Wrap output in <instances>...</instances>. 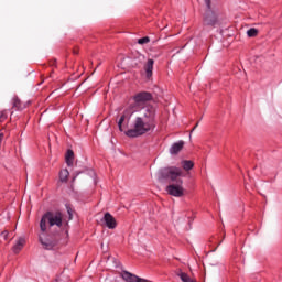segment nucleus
<instances>
[{"mask_svg":"<svg viewBox=\"0 0 282 282\" xmlns=\"http://www.w3.org/2000/svg\"><path fill=\"white\" fill-rule=\"evenodd\" d=\"M184 171L177 166L162 167L158 172V182H176L167 185L165 191L172 197H184Z\"/></svg>","mask_w":282,"mask_h":282,"instance_id":"obj_1","label":"nucleus"},{"mask_svg":"<svg viewBox=\"0 0 282 282\" xmlns=\"http://www.w3.org/2000/svg\"><path fill=\"white\" fill-rule=\"evenodd\" d=\"M155 127L156 124L137 117L132 123V128L126 131V135L128 138H140V135H144V133H149V131H154Z\"/></svg>","mask_w":282,"mask_h":282,"instance_id":"obj_2","label":"nucleus"},{"mask_svg":"<svg viewBox=\"0 0 282 282\" xmlns=\"http://www.w3.org/2000/svg\"><path fill=\"white\" fill-rule=\"evenodd\" d=\"M47 224L50 228L54 226L61 228L63 226V214L61 212H46L40 220L41 232H47Z\"/></svg>","mask_w":282,"mask_h":282,"instance_id":"obj_3","label":"nucleus"},{"mask_svg":"<svg viewBox=\"0 0 282 282\" xmlns=\"http://www.w3.org/2000/svg\"><path fill=\"white\" fill-rule=\"evenodd\" d=\"M224 20L221 19V13L216 9H208L203 15V24L209 28H215V25H221Z\"/></svg>","mask_w":282,"mask_h":282,"instance_id":"obj_4","label":"nucleus"},{"mask_svg":"<svg viewBox=\"0 0 282 282\" xmlns=\"http://www.w3.org/2000/svg\"><path fill=\"white\" fill-rule=\"evenodd\" d=\"M140 116L139 118H142L147 122H150L151 124H156L155 118L158 116V110L155 107L148 105L142 107L140 110H138Z\"/></svg>","mask_w":282,"mask_h":282,"instance_id":"obj_5","label":"nucleus"},{"mask_svg":"<svg viewBox=\"0 0 282 282\" xmlns=\"http://www.w3.org/2000/svg\"><path fill=\"white\" fill-rule=\"evenodd\" d=\"M133 100H134V104H130V105H132V107H134V109H138V105H141L142 102H149L150 100H153V94H151L149 91L138 93L133 97Z\"/></svg>","mask_w":282,"mask_h":282,"instance_id":"obj_6","label":"nucleus"},{"mask_svg":"<svg viewBox=\"0 0 282 282\" xmlns=\"http://www.w3.org/2000/svg\"><path fill=\"white\" fill-rule=\"evenodd\" d=\"M135 111H138V109H135V107L133 105H130L123 112V115L120 117L119 121H118V127H119V131H124L122 129V124L124 123V120H127L128 118V122L129 120H131V116H133V113H135Z\"/></svg>","mask_w":282,"mask_h":282,"instance_id":"obj_7","label":"nucleus"},{"mask_svg":"<svg viewBox=\"0 0 282 282\" xmlns=\"http://www.w3.org/2000/svg\"><path fill=\"white\" fill-rule=\"evenodd\" d=\"M39 241L45 250H53L54 246H56V241L52 240L50 237H46L45 232L43 231L39 235Z\"/></svg>","mask_w":282,"mask_h":282,"instance_id":"obj_8","label":"nucleus"},{"mask_svg":"<svg viewBox=\"0 0 282 282\" xmlns=\"http://www.w3.org/2000/svg\"><path fill=\"white\" fill-rule=\"evenodd\" d=\"M102 224H105L106 228H109V230H113L118 224L116 223V218L109 213H106L101 219Z\"/></svg>","mask_w":282,"mask_h":282,"instance_id":"obj_9","label":"nucleus"},{"mask_svg":"<svg viewBox=\"0 0 282 282\" xmlns=\"http://www.w3.org/2000/svg\"><path fill=\"white\" fill-rule=\"evenodd\" d=\"M121 278L123 279V281H127V282H149L147 279H142L129 271H123L121 273Z\"/></svg>","mask_w":282,"mask_h":282,"instance_id":"obj_10","label":"nucleus"},{"mask_svg":"<svg viewBox=\"0 0 282 282\" xmlns=\"http://www.w3.org/2000/svg\"><path fill=\"white\" fill-rule=\"evenodd\" d=\"M153 65H155V61L150 58L143 66L147 80H151V78H153Z\"/></svg>","mask_w":282,"mask_h":282,"instance_id":"obj_11","label":"nucleus"},{"mask_svg":"<svg viewBox=\"0 0 282 282\" xmlns=\"http://www.w3.org/2000/svg\"><path fill=\"white\" fill-rule=\"evenodd\" d=\"M182 149H184V141L175 142L171 145L170 153L171 155H177Z\"/></svg>","mask_w":282,"mask_h":282,"instance_id":"obj_12","label":"nucleus"},{"mask_svg":"<svg viewBox=\"0 0 282 282\" xmlns=\"http://www.w3.org/2000/svg\"><path fill=\"white\" fill-rule=\"evenodd\" d=\"M23 246H25V238L19 237L15 241V245L12 248L14 254H19L20 250H23Z\"/></svg>","mask_w":282,"mask_h":282,"instance_id":"obj_13","label":"nucleus"},{"mask_svg":"<svg viewBox=\"0 0 282 282\" xmlns=\"http://www.w3.org/2000/svg\"><path fill=\"white\" fill-rule=\"evenodd\" d=\"M176 276H178L182 282H197V281L193 280L189 274L182 271V269L176 270Z\"/></svg>","mask_w":282,"mask_h":282,"instance_id":"obj_14","label":"nucleus"},{"mask_svg":"<svg viewBox=\"0 0 282 282\" xmlns=\"http://www.w3.org/2000/svg\"><path fill=\"white\" fill-rule=\"evenodd\" d=\"M181 166L184 171H191L193 166H195V163H193L191 160H183L181 162Z\"/></svg>","mask_w":282,"mask_h":282,"instance_id":"obj_15","label":"nucleus"},{"mask_svg":"<svg viewBox=\"0 0 282 282\" xmlns=\"http://www.w3.org/2000/svg\"><path fill=\"white\" fill-rule=\"evenodd\" d=\"M66 164L67 166L74 165V151L67 150L66 152Z\"/></svg>","mask_w":282,"mask_h":282,"instance_id":"obj_16","label":"nucleus"},{"mask_svg":"<svg viewBox=\"0 0 282 282\" xmlns=\"http://www.w3.org/2000/svg\"><path fill=\"white\" fill-rule=\"evenodd\" d=\"M68 177H69V171L67 169L62 170L59 172V180H61V182H67Z\"/></svg>","mask_w":282,"mask_h":282,"instance_id":"obj_17","label":"nucleus"},{"mask_svg":"<svg viewBox=\"0 0 282 282\" xmlns=\"http://www.w3.org/2000/svg\"><path fill=\"white\" fill-rule=\"evenodd\" d=\"M13 109H15V111L23 109V107H21V100L17 97L13 98Z\"/></svg>","mask_w":282,"mask_h":282,"instance_id":"obj_18","label":"nucleus"},{"mask_svg":"<svg viewBox=\"0 0 282 282\" xmlns=\"http://www.w3.org/2000/svg\"><path fill=\"white\" fill-rule=\"evenodd\" d=\"M257 34H259V30L251 28L247 31V36H249V39H254V36H257Z\"/></svg>","mask_w":282,"mask_h":282,"instance_id":"obj_19","label":"nucleus"},{"mask_svg":"<svg viewBox=\"0 0 282 282\" xmlns=\"http://www.w3.org/2000/svg\"><path fill=\"white\" fill-rule=\"evenodd\" d=\"M149 41H151L149 39V36H144V37L139 39L138 43H139V45H147V43H149Z\"/></svg>","mask_w":282,"mask_h":282,"instance_id":"obj_20","label":"nucleus"},{"mask_svg":"<svg viewBox=\"0 0 282 282\" xmlns=\"http://www.w3.org/2000/svg\"><path fill=\"white\" fill-rule=\"evenodd\" d=\"M205 1V6H206V10H215L214 8H213V6H212V1L213 0H204Z\"/></svg>","mask_w":282,"mask_h":282,"instance_id":"obj_21","label":"nucleus"},{"mask_svg":"<svg viewBox=\"0 0 282 282\" xmlns=\"http://www.w3.org/2000/svg\"><path fill=\"white\" fill-rule=\"evenodd\" d=\"M8 118V110H2L0 112V120H6Z\"/></svg>","mask_w":282,"mask_h":282,"instance_id":"obj_22","label":"nucleus"},{"mask_svg":"<svg viewBox=\"0 0 282 282\" xmlns=\"http://www.w3.org/2000/svg\"><path fill=\"white\" fill-rule=\"evenodd\" d=\"M67 213L69 215V219H72V207L66 206Z\"/></svg>","mask_w":282,"mask_h":282,"instance_id":"obj_23","label":"nucleus"},{"mask_svg":"<svg viewBox=\"0 0 282 282\" xmlns=\"http://www.w3.org/2000/svg\"><path fill=\"white\" fill-rule=\"evenodd\" d=\"M8 235H9L8 231H2L1 232V237H3V239H8Z\"/></svg>","mask_w":282,"mask_h":282,"instance_id":"obj_24","label":"nucleus"},{"mask_svg":"<svg viewBox=\"0 0 282 282\" xmlns=\"http://www.w3.org/2000/svg\"><path fill=\"white\" fill-rule=\"evenodd\" d=\"M3 142V133H0V144Z\"/></svg>","mask_w":282,"mask_h":282,"instance_id":"obj_25","label":"nucleus"},{"mask_svg":"<svg viewBox=\"0 0 282 282\" xmlns=\"http://www.w3.org/2000/svg\"><path fill=\"white\" fill-rule=\"evenodd\" d=\"M197 126H198V123H196V126L193 128V131H195L197 129Z\"/></svg>","mask_w":282,"mask_h":282,"instance_id":"obj_26","label":"nucleus"}]
</instances>
